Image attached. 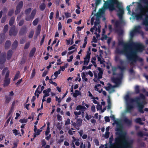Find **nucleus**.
Returning a JSON list of instances; mask_svg holds the SVG:
<instances>
[{
  "mask_svg": "<svg viewBox=\"0 0 148 148\" xmlns=\"http://www.w3.org/2000/svg\"><path fill=\"white\" fill-rule=\"evenodd\" d=\"M116 4V7L119 9V12L117 15L119 16L120 22L116 21L114 23V29L116 32L120 34L122 33V31L119 29L120 23H124L123 15L124 13V9L121 3L119 2L117 0H108L104 5V8H108L110 11H112L115 10L114 5Z\"/></svg>",
  "mask_w": 148,
  "mask_h": 148,
  "instance_id": "1",
  "label": "nucleus"
},
{
  "mask_svg": "<svg viewBox=\"0 0 148 148\" xmlns=\"http://www.w3.org/2000/svg\"><path fill=\"white\" fill-rule=\"evenodd\" d=\"M113 137L111 136L109 138V143L110 148H130L134 142L132 139L126 140L124 134H119L116 136L114 140V143H112Z\"/></svg>",
  "mask_w": 148,
  "mask_h": 148,
  "instance_id": "2",
  "label": "nucleus"
},
{
  "mask_svg": "<svg viewBox=\"0 0 148 148\" xmlns=\"http://www.w3.org/2000/svg\"><path fill=\"white\" fill-rule=\"evenodd\" d=\"M134 45L136 47L134 49L130 47L129 51H131V54L129 57L130 59L133 60L135 62L137 60L140 62H142L143 60L142 58H139L137 56L138 52H142L144 49V45L139 43L134 44Z\"/></svg>",
  "mask_w": 148,
  "mask_h": 148,
  "instance_id": "3",
  "label": "nucleus"
},
{
  "mask_svg": "<svg viewBox=\"0 0 148 148\" xmlns=\"http://www.w3.org/2000/svg\"><path fill=\"white\" fill-rule=\"evenodd\" d=\"M122 77V74L121 73L118 75L117 77H112V80L114 83L115 85L112 86L110 84H108L107 87H105L106 90L108 91L110 93L114 92L115 91L114 88L119 87L121 84V79Z\"/></svg>",
  "mask_w": 148,
  "mask_h": 148,
  "instance_id": "4",
  "label": "nucleus"
},
{
  "mask_svg": "<svg viewBox=\"0 0 148 148\" xmlns=\"http://www.w3.org/2000/svg\"><path fill=\"white\" fill-rule=\"evenodd\" d=\"M138 8L140 10L139 14L136 13L135 14V17L136 19L138 20L142 19L143 16H146L144 20L143 21V25L146 26H148V15H146L147 11L140 3H139Z\"/></svg>",
  "mask_w": 148,
  "mask_h": 148,
  "instance_id": "5",
  "label": "nucleus"
},
{
  "mask_svg": "<svg viewBox=\"0 0 148 148\" xmlns=\"http://www.w3.org/2000/svg\"><path fill=\"white\" fill-rule=\"evenodd\" d=\"M130 46L128 45H124L122 50H120L119 49H116V52L118 53L124 54L129 61H131L130 64L132 65L134 64L135 62L133 60L130 59L129 57L131 54V51H129Z\"/></svg>",
  "mask_w": 148,
  "mask_h": 148,
  "instance_id": "6",
  "label": "nucleus"
},
{
  "mask_svg": "<svg viewBox=\"0 0 148 148\" xmlns=\"http://www.w3.org/2000/svg\"><path fill=\"white\" fill-rule=\"evenodd\" d=\"M105 10V8H103L102 9H99V11L96 13L94 15L96 16V21L94 23L95 25L93 27H94V29H96V31H97V26L100 23V18L104 14V12Z\"/></svg>",
  "mask_w": 148,
  "mask_h": 148,
  "instance_id": "7",
  "label": "nucleus"
},
{
  "mask_svg": "<svg viewBox=\"0 0 148 148\" xmlns=\"http://www.w3.org/2000/svg\"><path fill=\"white\" fill-rule=\"evenodd\" d=\"M128 100L131 102H136L137 104L138 111L141 113H144V111L143 110V109L144 106L143 104L140 103V98L139 97H136L134 98V99H129Z\"/></svg>",
  "mask_w": 148,
  "mask_h": 148,
  "instance_id": "8",
  "label": "nucleus"
},
{
  "mask_svg": "<svg viewBox=\"0 0 148 148\" xmlns=\"http://www.w3.org/2000/svg\"><path fill=\"white\" fill-rule=\"evenodd\" d=\"M129 99H133L132 98H130L129 97V95H126L125 97V99L126 101L127 104L126 111L128 112H130L131 110L133 108V106L132 105H130V104L133 103L131 102L128 100Z\"/></svg>",
  "mask_w": 148,
  "mask_h": 148,
  "instance_id": "9",
  "label": "nucleus"
},
{
  "mask_svg": "<svg viewBox=\"0 0 148 148\" xmlns=\"http://www.w3.org/2000/svg\"><path fill=\"white\" fill-rule=\"evenodd\" d=\"M119 61L120 64L121 66H118V68L121 71L122 73H121L122 74V72L124 71L126 69V67L124 66H122L123 64H125V61L121 60V59H119ZM121 74V73H120Z\"/></svg>",
  "mask_w": 148,
  "mask_h": 148,
  "instance_id": "10",
  "label": "nucleus"
},
{
  "mask_svg": "<svg viewBox=\"0 0 148 148\" xmlns=\"http://www.w3.org/2000/svg\"><path fill=\"white\" fill-rule=\"evenodd\" d=\"M27 32V27L26 25L22 27L20 29L19 34L20 36L26 34Z\"/></svg>",
  "mask_w": 148,
  "mask_h": 148,
  "instance_id": "11",
  "label": "nucleus"
},
{
  "mask_svg": "<svg viewBox=\"0 0 148 148\" xmlns=\"http://www.w3.org/2000/svg\"><path fill=\"white\" fill-rule=\"evenodd\" d=\"M116 127L115 130L116 131L122 132L123 127L121 125V121L119 120V121H116Z\"/></svg>",
  "mask_w": 148,
  "mask_h": 148,
  "instance_id": "12",
  "label": "nucleus"
},
{
  "mask_svg": "<svg viewBox=\"0 0 148 148\" xmlns=\"http://www.w3.org/2000/svg\"><path fill=\"white\" fill-rule=\"evenodd\" d=\"M90 54L91 53L90 52H88L86 57L84 58V65H88L89 62Z\"/></svg>",
  "mask_w": 148,
  "mask_h": 148,
  "instance_id": "13",
  "label": "nucleus"
},
{
  "mask_svg": "<svg viewBox=\"0 0 148 148\" xmlns=\"http://www.w3.org/2000/svg\"><path fill=\"white\" fill-rule=\"evenodd\" d=\"M18 32V31L15 29V27H12L9 31V35L10 36H16Z\"/></svg>",
  "mask_w": 148,
  "mask_h": 148,
  "instance_id": "14",
  "label": "nucleus"
},
{
  "mask_svg": "<svg viewBox=\"0 0 148 148\" xmlns=\"http://www.w3.org/2000/svg\"><path fill=\"white\" fill-rule=\"evenodd\" d=\"M6 54L5 53H3L0 56V64H4L5 61V57Z\"/></svg>",
  "mask_w": 148,
  "mask_h": 148,
  "instance_id": "15",
  "label": "nucleus"
},
{
  "mask_svg": "<svg viewBox=\"0 0 148 148\" xmlns=\"http://www.w3.org/2000/svg\"><path fill=\"white\" fill-rule=\"evenodd\" d=\"M123 121L128 126H131L132 125V120H130L127 117L124 118Z\"/></svg>",
  "mask_w": 148,
  "mask_h": 148,
  "instance_id": "16",
  "label": "nucleus"
},
{
  "mask_svg": "<svg viewBox=\"0 0 148 148\" xmlns=\"http://www.w3.org/2000/svg\"><path fill=\"white\" fill-rule=\"evenodd\" d=\"M10 82V79L8 77H5L4 81V83L3 84V86L4 87L7 86Z\"/></svg>",
  "mask_w": 148,
  "mask_h": 148,
  "instance_id": "17",
  "label": "nucleus"
},
{
  "mask_svg": "<svg viewBox=\"0 0 148 148\" xmlns=\"http://www.w3.org/2000/svg\"><path fill=\"white\" fill-rule=\"evenodd\" d=\"M9 71L8 70V68L7 67L5 68L2 71V75H4L5 73V77H8L9 74Z\"/></svg>",
  "mask_w": 148,
  "mask_h": 148,
  "instance_id": "18",
  "label": "nucleus"
},
{
  "mask_svg": "<svg viewBox=\"0 0 148 148\" xmlns=\"http://www.w3.org/2000/svg\"><path fill=\"white\" fill-rule=\"evenodd\" d=\"M95 7L94 11L92 12V15H93L94 13H95L96 11L97 6L101 3V0H95Z\"/></svg>",
  "mask_w": 148,
  "mask_h": 148,
  "instance_id": "19",
  "label": "nucleus"
},
{
  "mask_svg": "<svg viewBox=\"0 0 148 148\" xmlns=\"http://www.w3.org/2000/svg\"><path fill=\"white\" fill-rule=\"evenodd\" d=\"M5 39V34L2 33L0 34V44L2 43Z\"/></svg>",
  "mask_w": 148,
  "mask_h": 148,
  "instance_id": "20",
  "label": "nucleus"
},
{
  "mask_svg": "<svg viewBox=\"0 0 148 148\" xmlns=\"http://www.w3.org/2000/svg\"><path fill=\"white\" fill-rule=\"evenodd\" d=\"M86 109V108L84 106H82L81 105L77 106L76 108L77 110H80L81 111H85Z\"/></svg>",
  "mask_w": 148,
  "mask_h": 148,
  "instance_id": "21",
  "label": "nucleus"
},
{
  "mask_svg": "<svg viewBox=\"0 0 148 148\" xmlns=\"http://www.w3.org/2000/svg\"><path fill=\"white\" fill-rule=\"evenodd\" d=\"M12 54V51L11 50H9L7 52V58L8 60L10 59Z\"/></svg>",
  "mask_w": 148,
  "mask_h": 148,
  "instance_id": "22",
  "label": "nucleus"
},
{
  "mask_svg": "<svg viewBox=\"0 0 148 148\" xmlns=\"http://www.w3.org/2000/svg\"><path fill=\"white\" fill-rule=\"evenodd\" d=\"M107 102L108 103V110L110 109L111 106V104L110 99V96H108V98L107 99Z\"/></svg>",
  "mask_w": 148,
  "mask_h": 148,
  "instance_id": "23",
  "label": "nucleus"
},
{
  "mask_svg": "<svg viewBox=\"0 0 148 148\" xmlns=\"http://www.w3.org/2000/svg\"><path fill=\"white\" fill-rule=\"evenodd\" d=\"M36 9H34L32 11L30 16L31 18L33 19L36 15Z\"/></svg>",
  "mask_w": 148,
  "mask_h": 148,
  "instance_id": "24",
  "label": "nucleus"
},
{
  "mask_svg": "<svg viewBox=\"0 0 148 148\" xmlns=\"http://www.w3.org/2000/svg\"><path fill=\"white\" fill-rule=\"evenodd\" d=\"M36 50V49L35 47H34L32 48V50L31 51L29 56L30 57H32L34 55Z\"/></svg>",
  "mask_w": 148,
  "mask_h": 148,
  "instance_id": "25",
  "label": "nucleus"
},
{
  "mask_svg": "<svg viewBox=\"0 0 148 148\" xmlns=\"http://www.w3.org/2000/svg\"><path fill=\"white\" fill-rule=\"evenodd\" d=\"M134 121L137 123H139L140 124L142 125L144 123L141 122L142 120L140 118H137L134 120Z\"/></svg>",
  "mask_w": 148,
  "mask_h": 148,
  "instance_id": "26",
  "label": "nucleus"
},
{
  "mask_svg": "<svg viewBox=\"0 0 148 148\" xmlns=\"http://www.w3.org/2000/svg\"><path fill=\"white\" fill-rule=\"evenodd\" d=\"M14 20L15 17L14 16L11 17L9 21V24L10 26H12L14 22Z\"/></svg>",
  "mask_w": 148,
  "mask_h": 148,
  "instance_id": "27",
  "label": "nucleus"
},
{
  "mask_svg": "<svg viewBox=\"0 0 148 148\" xmlns=\"http://www.w3.org/2000/svg\"><path fill=\"white\" fill-rule=\"evenodd\" d=\"M18 45V42L17 40H15L12 45V49H15Z\"/></svg>",
  "mask_w": 148,
  "mask_h": 148,
  "instance_id": "28",
  "label": "nucleus"
},
{
  "mask_svg": "<svg viewBox=\"0 0 148 148\" xmlns=\"http://www.w3.org/2000/svg\"><path fill=\"white\" fill-rule=\"evenodd\" d=\"M140 28L141 27L140 26H136L134 27L133 30L136 33H139L140 32Z\"/></svg>",
  "mask_w": 148,
  "mask_h": 148,
  "instance_id": "29",
  "label": "nucleus"
},
{
  "mask_svg": "<svg viewBox=\"0 0 148 148\" xmlns=\"http://www.w3.org/2000/svg\"><path fill=\"white\" fill-rule=\"evenodd\" d=\"M11 45V42L10 41H7L5 44V47L6 49H8Z\"/></svg>",
  "mask_w": 148,
  "mask_h": 148,
  "instance_id": "30",
  "label": "nucleus"
},
{
  "mask_svg": "<svg viewBox=\"0 0 148 148\" xmlns=\"http://www.w3.org/2000/svg\"><path fill=\"white\" fill-rule=\"evenodd\" d=\"M76 123L77 127H79L82 123V120L81 119H78Z\"/></svg>",
  "mask_w": 148,
  "mask_h": 148,
  "instance_id": "31",
  "label": "nucleus"
},
{
  "mask_svg": "<svg viewBox=\"0 0 148 148\" xmlns=\"http://www.w3.org/2000/svg\"><path fill=\"white\" fill-rule=\"evenodd\" d=\"M23 2L22 1H20L18 4V5L16 6V7H17L18 8H19L21 9L23 6Z\"/></svg>",
  "mask_w": 148,
  "mask_h": 148,
  "instance_id": "32",
  "label": "nucleus"
},
{
  "mask_svg": "<svg viewBox=\"0 0 148 148\" xmlns=\"http://www.w3.org/2000/svg\"><path fill=\"white\" fill-rule=\"evenodd\" d=\"M135 92L136 93L138 94L140 92V90L139 88V86H136L135 87Z\"/></svg>",
  "mask_w": 148,
  "mask_h": 148,
  "instance_id": "33",
  "label": "nucleus"
},
{
  "mask_svg": "<svg viewBox=\"0 0 148 148\" xmlns=\"http://www.w3.org/2000/svg\"><path fill=\"white\" fill-rule=\"evenodd\" d=\"M6 100L5 101V102L6 103H9V102L10 101L11 99V98L10 97H8L7 96H5V97Z\"/></svg>",
  "mask_w": 148,
  "mask_h": 148,
  "instance_id": "34",
  "label": "nucleus"
},
{
  "mask_svg": "<svg viewBox=\"0 0 148 148\" xmlns=\"http://www.w3.org/2000/svg\"><path fill=\"white\" fill-rule=\"evenodd\" d=\"M82 78L84 80L85 82L88 81V79L86 77V75H85V73L84 72H83L82 73Z\"/></svg>",
  "mask_w": 148,
  "mask_h": 148,
  "instance_id": "35",
  "label": "nucleus"
},
{
  "mask_svg": "<svg viewBox=\"0 0 148 148\" xmlns=\"http://www.w3.org/2000/svg\"><path fill=\"white\" fill-rule=\"evenodd\" d=\"M45 5L44 3H42L40 6V10L43 11L44 10L45 8Z\"/></svg>",
  "mask_w": 148,
  "mask_h": 148,
  "instance_id": "36",
  "label": "nucleus"
},
{
  "mask_svg": "<svg viewBox=\"0 0 148 148\" xmlns=\"http://www.w3.org/2000/svg\"><path fill=\"white\" fill-rule=\"evenodd\" d=\"M136 33L133 30L130 32V36L131 39L132 38Z\"/></svg>",
  "mask_w": 148,
  "mask_h": 148,
  "instance_id": "37",
  "label": "nucleus"
},
{
  "mask_svg": "<svg viewBox=\"0 0 148 148\" xmlns=\"http://www.w3.org/2000/svg\"><path fill=\"white\" fill-rule=\"evenodd\" d=\"M19 74L20 72L19 71H18L16 74L15 77L14 79L13 80L14 81L16 80L18 78V77L19 76Z\"/></svg>",
  "mask_w": 148,
  "mask_h": 148,
  "instance_id": "38",
  "label": "nucleus"
},
{
  "mask_svg": "<svg viewBox=\"0 0 148 148\" xmlns=\"http://www.w3.org/2000/svg\"><path fill=\"white\" fill-rule=\"evenodd\" d=\"M8 25H5L4 29H3V32L4 33V34H5V33H6V32L8 31Z\"/></svg>",
  "mask_w": 148,
  "mask_h": 148,
  "instance_id": "39",
  "label": "nucleus"
},
{
  "mask_svg": "<svg viewBox=\"0 0 148 148\" xmlns=\"http://www.w3.org/2000/svg\"><path fill=\"white\" fill-rule=\"evenodd\" d=\"M32 9L31 8H29L26 9L25 11V14L26 15H28L31 12Z\"/></svg>",
  "mask_w": 148,
  "mask_h": 148,
  "instance_id": "40",
  "label": "nucleus"
},
{
  "mask_svg": "<svg viewBox=\"0 0 148 148\" xmlns=\"http://www.w3.org/2000/svg\"><path fill=\"white\" fill-rule=\"evenodd\" d=\"M38 21H39L38 18H36L33 21V25L34 26L36 25L37 24L38 22Z\"/></svg>",
  "mask_w": 148,
  "mask_h": 148,
  "instance_id": "41",
  "label": "nucleus"
},
{
  "mask_svg": "<svg viewBox=\"0 0 148 148\" xmlns=\"http://www.w3.org/2000/svg\"><path fill=\"white\" fill-rule=\"evenodd\" d=\"M24 22L25 20L24 19H23L21 20L18 24L19 26H21L23 25L24 23Z\"/></svg>",
  "mask_w": 148,
  "mask_h": 148,
  "instance_id": "42",
  "label": "nucleus"
},
{
  "mask_svg": "<svg viewBox=\"0 0 148 148\" xmlns=\"http://www.w3.org/2000/svg\"><path fill=\"white\" fill-rule=\"evenodd\" d=\"M117 69V68L112 67V70L113 72V75H116V71Z\"/></svg>",
  "mask_w": 148,
  "mask_h": 148,
  "instance_id": "43",
  "label": "nucleus"
},
{
  "mask_svg": "<svg viewBox=\"0 0 148 148\" xmlns=\"http://www.w3.org/2000/svg\"><path fill=\"white\" fill-rule=\"evenodd\" d=\"M27 15V16H26L25 17V19L26 21H29L33 19L30 16H28Z\"/></svg>",
  "mask_w": 148,
  "mask_h": 148,
  "instance_id": "44",
  "label": "nucleus"
},
{
  "mask_svg": "<svg viewBox=\"0 0 148 148\" xmlns=\"http://www.w3.org/2000/svg\"><path fill=\"white\" fill-rule=\"evenodd\" d=\"M61 71V70L60 69L58 70V71H56L54 73V75L55 76V77H58V75L60 73Z\"/></svg>",
  "mask_w": 148,
  "mask_h": 148,
  "instance_id": "45",
  "label": "nucleus"
},
{
  "mask_svg": "<svg viewBox=\"0 0 148 148\" xmlns=\"http://www.w3.org/2000/svg\"><path fill=\"white\" fill-rule=\"evenodd\" d=\"M21 9L19 8H18L17 7H16V10L15 12V14L16 15L18 14L21 11Z\"/></svg>",
  "mask_w": 148,
  "mask_h": 148,
  "instance_id": "46",
  "label": "nucleus"
},
{
  "mask_svg": "<svg viewBox=\"0 0 148 148\" xmlns=\"http://www.w3.org/2000/svg\"><path fill=\"white\" fill-rule=\"evenodd\" d=\"M133 67L131 69H130L129 71L130 74H131L134 75L135 73V72L134 70L133 69Z\"/></svg>",
  "mask_w": 148,
  "mask_h": 148,
  "instance_id": "47",
  "label": "nucleus"
},
{
  "mask_svg": "<svg viewBox=\"0 0 148 148\" xmlns=\"http://www.w3.org/2000/svg\"><path fill=\"white\" fill-rule=\"evenodd\" d=\"M19 141V140H17L16 141H14V143L13 145H14V147H13V148H16L17 146V144Z\"/></svg>",
  "mask_w": 148,
  "mask_h": 148,
  "instance_id": "48",
  "label": "nucleus"
},
{
  "mask_svg": "<svg viewBox=\"0 0 148 148\" xmlns=\"http://www.w3.org/2000/svg\"><path fill=\"white\" fill-rule=\"evenodd\" d=\"M19 121L21 123H26L27 122V120L25 119H20Z\"/></svg>",
  "mask_w": 148,
  "mask_h": 148,
  "instance_id": "49",
  "label": "nucleus"
},
{
  "mask_svg": "<svg viewBox=\"0 0 148 148\" xmlns=\"http://www.w3.org/2000/svg\"><path fill=\"white\" fill-rule=\"evenodd\" d=\"M11 118V116H10V117H9V118L7 120L6 122V123H5L4 125V127H5L8 125V124Z\"/></svg>",
  "mask_w": 148,
  "mask_h": 148,
  "instance_id": "50",
  "label": "nucleus"
},
{
  "mask_svg": "<svg viewBox=\"0 0 148 148\" xmlns=\"http://www.w3.org/2000/svg\"><path fill=\"white\" fill-rule=\"evenodd\" d=\"M137 135L139 136L142 137L144 136V134L142 132L140 131L138 133Z\"/></svg>",
  "mask_w": 148,
  "mask_h": 148,
  "instance_id": "51",
  "label": "nucleus"
},
{
  "mask_svg": "<svg viewBox=\"0 0 148 148\" xmlns=\"http://www.w3.org/2000/svg\"><path fill=\"white\" fill-rule=\"evenodd\" d=\"M23 15V13H21V14L20 15H19L18 16L17 19H16V21H18L22 17V16Z\"/></svg>",
  "mask_w": 148,
  "mask_h": 148,
  "instance_id": "52",
  "label": "nucleus"
},
{
  "mask_svg": "<svg viewBox=\"0 0 148 148\" xmlns=\"http://www.w3.org/2000/svg\"><path fill=\"white\" fill-rule=\"evenodd\" d=\"M34 33L33 31H31L29 33V37L31 38L32 37Z\"/></svg>",
  "mask_w": 148,
  "mask_h": 148,
  "instance_id": "53",
  "label": "nucleus"
},
{
  "mask_svg": "<svg viewBox=\"0 0 148 148\" xmlns=\"http://www.w3.org/2000/svg\"><path fill=\"white\" fill-rule=\"evenodd\" d=\"M102 71L99 72L98 74V79L101 78L102 77Z\"/></svg>",
  "mask_w": 148,
  "mask_h": 148,
  "instance_id": "54",
  "label": "nucleus"
},
{
  "mask_svg": "<svg viewBox=\"0 0 148 148\" xmlns=\"http://www.w3.org/2000/svg\"><path fill=\"white\" fill-rule=\"evenodd\" d=\"M7 18L6 16H3L2 17L1 20V23H3L5 22Z\"/></svg>",
  "mask_w": 148,
  "mask_h": 148,
  "instance_id": "55",
  "label": "nucleus"
},
{
  "mask_svg": "<svg viewBox=\"0 0 148 148\" xmlns=\"http://www.w3.org/2000/svg\"><path fill=\"white\" fill-rule=\"evenodd\" d=\"M97 110H101L102 109V106H101L99 103H98L97 107Z\"/></svg>",
  "mask_w": 148,
  "mask_h": 148,
  "instance_id": "56",
  "label": "nucleus"
},
{
  "mask_svg": "<svg viewBox=\"0 0 148 148\" xmlns=\"http://www.w3.org/2000/svg\"><path fill=\"white\" fill-rule=\"evenodd\" d=\"M110 133L109 132H106L105 135H104V136L106 138H108L109 136Z\"/></svg>",
  "mask_w": 148,
  "mask_h": 148,
  "instance_id": "57",
  "label": "nucleus"
},
{
  "mask_svg": "<svg viewBox=\"0 0 148 148\" xmlns=\"http://www.w3.org/2000/svg\"><path fill=\"white\" fill-rule=\"evenodd\" d=\"M42 131V130H39L38 129L36 130V132H35V133L37 135H39L40 134L41 132Z\"/></svg>",
  "mask_w": 148,
  "mask_h": 148,
  "instance_id": "58",
  "label": "nucleus"
},
{
  "mask_svg": "<svg viewBox=\"0 0 148 148\" xmlns=\"http://www.w3.org/2000/svg\"><path fill=\"white\" fill-rule=\"evenodd\" d=\"M66 18L71 17V14L69 13L66 12L65 13Z\"/></svg>",
  "mask_w": 148,
  "mask_h": 148,
  "instance_id": "59",
  "label": "nucleus"
},
{
  "mask_svg": "<svg viewBox=\"0 0 148 148\" xmlns=\"http://www.w3.org/2000/svg\"><path fill=\"white\" fill-rule=\"evenodd\" d=\"M61 125L60 124V123H58L57 124V127L58 129L59 130H60L62 128Z\"/></svg>",
  "mask_w": 148,
  "mask_h": 148,
  "instance_id": "60",
  "label": "nucleus"
},
{
  "mask_svg": "<svg viewBox=\"0 0 148 148\" xmlns=\"http://www.w3.org/2000/svg\"><path fill=\"white\" fill-rule=\"evenodd\" d=\"M139 97L140 99L141 98L143 100H144L145 98V96L142 94H140V97Z\"/></svg>",
  "mask_w": 148,
  "mask_h": 148,
  "instance_id": "61",
  "label": "nucleus"
},
{
  "mask_svg": "<svg viewBox=\"0 0 148 148\" xmlns=\"http://www.w3.org/2000/svg\"><path fill=\"white\" fill-rule=\"evenodd\" d=\"M35 69H34L32 71V74L31 76V78H33L35 75Z\"/></svg>",
  "mask_w": 148,
  "mask_h": 148,
  "instance_id": "62",
  "label": "nucleus"
},
{
  "mask_svg": "<svg viewBox=\"0 0 148 148\" xmlns=\"http://www.w3.org/2000/svg\"><path fill=\"white\" fill-rule=\"evenodd\" d=\"M70 124V120L69 119H67L65 123V125H66Z\"/></svg>",
  "mask_w": 148,
  "mask_h": 148,
  "instance_id": "63",
  "label": "nucleus"
},
{
  "mask_svg": "<svg viewBox=\"0 0 148 148\" xmlns=\"http://www.w3.org/2000/svg\"><path fill=\"white\" fill-rule=\"evenodd\" d=\"M13 133L15 134L16 135H18V131L16 130H13Z\"/></svg>",
  "mask_w": 148,
  "mask_h": 148,
  "instance_id": "64",
  "label": "nucleus"
}]
</instances>
